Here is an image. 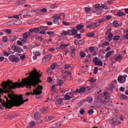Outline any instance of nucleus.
<instances>
[{"label": "nucleus", "instance_id": "0eeeda50", "mask_svg": "<svg viewBox=\"0 0 128 128\" xmlns=\"http://www.w3.org/2000/svg\"><path fill=\"white\" fill-rule=\"evenodd\" d=\"M118 84V81L116 80H114L111 82L109 86V90H114L116 88V84Z\"/></svg>", "mask_w": 128, "mask_h": 128}, {"label": "nucleus", "instance_id": "de8ad7c7", "mask_svg": "<svg viewBox=\"0 0 128 128\" xmlns=\"http://www.w3.org/2000/svg\"><path fill=\"white\" fill-rule=\"evenodd\" d=\"M26 40H28V38L23 37L21 41L22 42V44H26Z\"/></svg>", "mask_w": 128, "mask_h": 128}, {"label": "nucleus", "instance_id": "2f4dec72", "mask_svg": "<svg viewBox=\"0 0 128 128\" xmlns=\"http://www.w3.org/2000/svg\"><path fill=\"white\" fill-rule=\"evenodd\" d=\"M64 98L66 100H70V96H69L68 94H67V93L64 95Z\"/></svg>", "mask_w": 128, "mask_h": 128}, {"label": "nucleus", "instance_id": "cd10ccee", "mask_svg": "<svg viewBox=\"0 0 128 128\" xmlns=\"http://www.w3.org/2000/svg\"><path fill=\"white\" fill-rule=\"evenodd\" d=\"M91 52H94V56H96V50H94V46H90L89 48Z\"/></svg>", "mask_w": 128, "mask_h": 128}, {"label": "nucleus", "instance_id": "a19ab883", "mask_svg": "<svg viewBox=\"0 0 128 128\" xmlns=\"http://www.w3.org/2000/svg\"><path fill=\"white\" fill-rule=\"evenodd\" d=\"M36 39L37 40H38V42H42V40H44V38H42V36H37L36 38Z\"/></svg>", "mask_w": 128, "mask_h": 128}, {"label": "nucleus", "instance_id": "58836bf2", "mask_svg": "<svg viewBox=\"0 0 128 128\" xmlns=\"http://www.w3.org/2000/svg\"><path fill=\"white\" fill-rule=\"evenodd\" d=\"M36 126V123L34 121H32L29 123V126L32 128V126Z\"/></svg>", "mask_w": 128, "mask_h": 128}, {"label": "nucleus", "instance_id": "7c9ffc66", "mask_svg": "<svg viewBox=\"0 0 128 128\" xmlns=\"http://www.w3.org/2000/svg\"><path fill=\"white\" fill-rule=\"evenodd\" d=\"M70 32H72V34L74 36H76V34H78V30L76 29H72L71 30H70Z\"/></svg>", "mask_w": 128, "mask_h": 128}, {"label": "nucleus", "instance_id": "ddd939ff", "mask_svg": "<svg viewBox=\"0 0 128 128\" xmlns=\"http://www.w3.org/2000/svg\"><path fill=\"white\" fill-rule=\"evenodd\" d=\"M62 98H57L56 100V105L57 106H60V104H62Z\"/></svg>", "mask_w": 128, "mask_h": 128}, {"label": "nucleus", "instance_id": "1a4fd4ad", "mask_svg": "<svg viewBox=\"0 0 128 128\" xmlns=\"http://www.w3.org/2000/svg\"><path fill=\"white\" fill-rule=\"evenodd\" d=\"M50 60H52V55L49 54L43 58L42 62H48Z\"/></svg>", "mask_w": 128, "mask_h": 128}, {"label": "nucleus", "instance_id": "b1692460", "mask_svg": "<svg viewBox=\"0 0 128 128\" xmlns=\"http://www.w3.org/2000/svg\"><path fill=\"white\" fill-rule=\"evenodd\" d=\"M48 108L44 107L41 108L40 110L42 112L44 113V112H48Z\"/></svg>", "mask_w": 128, "mask_h": 128}, {"label": "nucleus", "instance_id": "69168bd1", "mask_svg": "<svg viewBox=\"0 0 128 128\" xmlns=\"http://www.w3.org/2000/svg\"><path fill=\"white\" fill-rule=\"evenodd\" d=\"M118 82H122V77L118 76Z\"/></svg>", "mask_w": 128, "mask_h": 128}, {"label": "nucleus", "instance_id": "ea45409f", "mask_svg": "<svg viewBox=\"0 0 128 128\" xmlns=\"http://www.w3.org/2000/svg\"><path fill=\"white\" fill-rule=\"evenodd\" d=\"M8 117H5L4 118H14L16 117H14V114H9L8 115Z\"/></svg>", "mask_w": 128, "mask_h": 128}, {"label": "nucleus", "instance_id": "9d476101", "mask_svg": "<svg viewBox=\"0 0 128 128\" xmlns=\"http://www.w3.org/2000/svg\"><path fill=\"white\" fill-rule=\"evenodd\" d=\"M106 34H108V38L110 40H112V38H114V34H112V31L110 30V29H108L107 30V32H106Z\"/></svg>", "mask_w": 128, "mask_h": 128}, {"label": "nucleus", "instance_id": "a878e982", "mask_svg": "<svg viewBox=\"0 0 128 128\" xmlns=\"http://www.w3.org/2000/svg\"><path fill=\"white\" fill-rule=\"evenodd\" d=\"M2 52L5 56H8L10 54L9 52H6V50H3Z\"/></svg>", "mask_w": 128, "mask_h": 128}, {"label": "nucleus", "instance_id": "4468645a", "mask_svg": "<svg viewBox=\"0 0 128 128\" xmlns=\"http://www.w3.org/2000/svg\"><path fill=\"white\" fill-rule=\"evenodd\" d=\"M34 118L37 120H40V114L38 112H36L34 114Z\"/></svg>", "mask_w": 128, "mask_h": 128}, {"label": "nucleus", "instance_id": "09e8293b", "mask_svg": "<svg viewBox=\"0 0 128 128\" xmlns=\"http://www.w3.org/2000/svg\"><path fill=\"white\" fill-rule=\"evenodd\" d=\"M86 54L84 52H81L80 54V58H84L86 56Z\"/></svg>", "mask_w": 128, "mask_h": 128}, {"label": "nucleus", "instance_id": "473e14b6", "mask_svg": "<svg viewBox=\"0 0 128 128\" xmlns=\"http://www.w3.org/2000/svg\"><path fill=\"white\" fill-rule=\"evenodd\" d=\"M88 36V38H92L93 36H94V32H90L86 34Z\"/></svg>", "mask_w": 128, "mask_h": 128}, {"label": "nucleus", "instance_id": "7ed1b4c3", "mask_svg": "<svg viewBox=\"0 0 128 128\" xmlns=\"http://www.w3.org/2000/svg\"><path fill=\"white\" fill-rule=\"evenodd\" d=\"M110 122L113 126H118V124H121L120 122L118 121V116L116 114H114L112 118H110Z\"/></svg>", "mask_w": 128, "mask_h": 128}, {"label": "nucleus", "instance_id": "72a5a7b5", "mask_svg": "<svg viewBox=\"0 0 128 128\" xmlns=\"http://www.w3.org/2000/svg\"><path fill=\"white\" fill-rule=\"evenodd\" d=\"M92 100H94L92 97L87 98V102H89V104H92Z\"/></svg>", "mask_w": 128, "mask_h": 128}, {"label": "nucleus", "instance_id": "13d9d810", "mask_svg": "<svg viewBox=\"0 0 128 128\" xmlns=\"http://www.w3.org/2000/svg\"><path fill=\"white\" fill-rule=\"evenodd\" d=\"M84 112H86L84 109H81L80 110V114H82V116H84Z\"/></svg>", "mask_w": 128, "mask_h": 128}, {"label": "nucleus", "instance_id": "4c0bfd02", "mask_svg": "<svg viewBox=\"0 0 128 128\" xmlns=\"http://www.w3.org/2000/svg\"><path fill=\"white\" fill-rule=\"evenodd\" d=\"M82 28H84V25L78 24L76 26V28L78 30H80Z\"/></svg>", "mask_w": 128, "mask_h": 128}, {"label": "nucleus", "instance_id": "e2e57ef3", "mask_svg": "<svg viewBox=\"0 0 128 128\" xmlns=\"http://www.w3.org/2000/svg\"><path fill=\"white\" fill-rule=\"evenodd\" d=\"M47 34L48 36H52V34H54V31H50L48 32Z\"/></svg>", "mask_w": 128, "mask_h": 128}, {"label": "nucleus", "instance_id": "20e7f679", "mask_svg": "<svg viewBox=\"0 0 128 128\" xmlns=\"http://www.w3.org/2000/svg\"><path fill=\"white\" fill-rule=\"evenodd\" d=\"M103 98L104 99V104H108L110 102H112V100L110 99V93L106 92L104 93Z\"/></svg>", "mask_w": 128, "mask_h": 128}, {"label": "nucleus", "instance_id": "393cba45", "mask_svg": "<svg viewBox=\"0 0 128 128\" xmlns=\"http://www.w3.org/2000/svg\"><path fill=\"white\" fill-rule=\"evenodd\" d=\"M122 60V55H119L116 58V60L118 62H120V60Z\"/></svg>", "mask_w": 128, "mask_h": 128}, {"label": "nucleus", "instance_id": "6e6d98bb", "mask_svg": "<svg viewBox=\"0 0 128 128\" xmlns=\"http://www.w3.org/2000/svg\"><path fill=\"white\" fill-rule=\"evenodd\" d=\"M70 68V65L69 64H65L64 68L65 70H68V68Z\"/></svg>", "mask_w": 128, "mask_h": 128}, {"label": "nucleus", "instance_id": "bb28decb", "mask_svg": "<svg viewBox=\"0 0 128 128\" xmlns=\"http://www.w3.org/2000/svg\"><path fill=\"white\" fill-rule=\"evenodd\" d=\"M30 36V32H26L24 33L23 34V38H28Z\"/></svg>", "mask_w": 128, "mask_h": 128}, {"label": "nucleus", "instance_id": "f3484780", "mask_svg": "<svg viewBox=\"0 0 128 128\" xmlns=\"http://www.w3.org/2000/svg\"><path fill=\"white\" fill-rule=\"evenodd\" d=\"M70 30H68V31H63V33L61 34L62 36H69L70 34Z\"/></svg>", "mask_w": 128, "mask_h": 128}, {"label": "nucleus", "instance_id": "a211bd4d", "mask_svg": "<svg viewBox=\"0 0 128 128\" xmlns=\"http://www.w3.org/2000/svg\"><path fill=\"white\" fill-rule=\"evenodd\" d=\"M54 118L53 116H46V122H48V120H54Z\"/></svg>", "mask_w": 128, "mask_h": 128}, {"label": "nucleus", "instance_id": "423d86ee", "mask_svg": "<svg viewBox=\"0 0 128 128\" xmlns=\"http://www.w3.org/2000/svg\"><path fill=\"white\" fill-rule=\"evenodd\" d=\"M8 60L11 62H16L20 59L14 55L12 54L8 56Z\"/></svg>", "mask_w": 128, "mask_h": 128}, {"label": "nucleus", "instance_id": "c03bdc74", "mask_svg": "<svg viewBox=\"0 0 128 128\" xmlns=\"http://www.w3.org/2000/svg\"><path fill=\"white\" fill-rule=\"evenodd\" d=\"M120 36H114V38H113L114 40H120Z\"/></svg>", "mask_w": 128, "mask_h": 128}, {"label": "nucleus", "instance_id": "79ce46f5", "mask_svg": "<svg viewBox=\"0 0 128 128\" xmlns=\"http://www.w3.org/2000/svg\"><path fill=\"white\" fill-rule=\"evenodd\" d=\"M40 27H37L34 28V32H36V34H38L40 32Z\"/></svg>", "mask_w": 128, "mask_h": 128}, {"label": "nucleus", "instance_id": "f03ea898", "mask_svg": "<svg viewBox=\"0 0 128 128\" xmlns=\"http://www.w3.org/2000/svg\"><path fill=\"white\" fill-rule=\"evenodd\" d=\"M90 86H86L81 87L80 90L77 88L76 90V94L84 92L86 94H90Z\"/></svg>", "mask_w": 128, "mask_h": 128}, {"label": "nucleus", "instance_id": "9b49d317", "mask_svg": "<svg viewBox=\"0 0 128 128\" xmlns=\"http://www.w3.org/2000/svg\"><path fill=\"white\" fill-rule=\"evenodd\" d=\"M67 94L70 96V98H74L76 96H77L78 94H76V90L74 92H68L67 93Z\"/></svg>", "mask_w": 128, "mask_h": 128}, {"label": "nucleus", "instance_id": "338daca9", "mask_svg": "<svg viewBox=\"0 0 128 128\" xmlns=\"http://www.w3.org/2000/svg\"><path fill=\"white\" fill-rule=\"evenodd\" d=\"M35 56H40V52H36L34 54Z\"/></svg>", "mask_w": 128, "mask_h": 128}, {"label": "nucleus", "instance_id": "f704fd0d", "mask_svg": "<svg viewBox=\"0 0 128 128\" xmlns=\"http://www.w3.org/2000/svg\"><path fill=\"white\" fill-rule=\"evenodd\" d=\"M68 46V44H62L60 46V48H62L63 50L66 48Z\"/></svg>", "mask_w": 128, "mask_h": 128}, {"label": "nucleus", "instance_id": "c756f323", "mask_svg": "<svg viewBox=\"0 0 128 128\" xmlns=\"http://www.w3.org/2000/svg\"><path fill=\"white\" fill-rule=\"evenodd\" d=\"M117 16H126V14L122 12H117Z\"/></svg>", "mask_w": 128, "mask_h": 128}, {"label": "nucleus", "instance_id": "412c9836", "mask_svg": "<svg viewBox=\"0 0 128 128\" xmlns=\"http://www.w3.org/2000/svg\"><path fill=\"white\" fill-rule=\"evenodd\" d=\"M18 40V38L16 37V36H11L10 37V42H14V41L16 40Z\"/></svg>", "mask_w": 128, "mask_h": 128}, {"label": "nucleus", "instance_id": "4be33fe9", "mask_svg": "<svg viewBox=\"0 0 128 128\" xmlns=\"http://www.w3.org/2000/svg\"><path fill=\"white\" fill-rule=\"evenodd\" d=\"M94 6L96 10H101L100 4H95Z\"/></svg>", "mask_w": 128, "mask_h": 128}, {"label": "nucleus", "instance_id": "0e129e2a", "mask_svg": "<svg viewBox=\"0 0 128 128\" xmlns=\"http://www.w3.org/2000/svg\"><path fill=\"white\" fill-rule=\"evenodd\" d=\"M76 51H71V56L74 58L76 56Z\"/></svg>", "mask_w": 128, "mask_h": 128}, {"label": "nucleus", "instance_id": "dca6fc26", "mask_svg": "<svg viewBox=\"0 0 128 128\" xmlns=\"http://www.w3.org/2000/svg\"><path fill=\"white\" fill-rule=\"evenodd\" d=\"M52 20L54 24H58V18L57 16H53Z\"/></svg>", "mask_w": 128, "mask_h": 128}, {"label": "nucleus", "instance_id": "f257e3e1", "mask_svg": "<svg viewBox=\"0 0 128 128\" xmlns=\"http://www.w3.org/2000/svg\"><path fill=\"white\" fill-rule=\"evenodd\" d=\"M44 88L42 86L38 85V86L33 90L34 92H28L26 94V96H30L32 94V96H38L40 94H42V90Z\"/></svg>", "mask_w": 128, "mask_h": 128}, {"label": "nucleus", "instance_id": "5fc2aeb1", "mask_svg": "<svg viewBox=\"0 0 128 128\" xmlns=\"http://www.w3.org/2000/svg\"><path fill=\"white\" fill-rule=\"evenodd\" d=\"M56 64L54 63L53 64L51 65V68L52 70H54L56 68Z\"/></svg>", "mask_w": 128, "mask_h": 128}, {"label": "nucleus", "instance_id": "052dcab7", "mask_svg": "<svg viewBox=\"0 0 128 128\" xmlns=\"http://www.w3.org/2000/svg\"><path fill=\"white\" fill-rule=\"evenodd\" d=\"M102 8H104V10H106L108 8V7H106V6L105 4H102L101 5V10Z\"/></svg>", "mask_w": 128, "mask_h": 128}, {"label": "nucleus", "instance_id": "2eb2a0df", "mask_svg": "<svg viewBox=\"0 0 128 128\" xmlns=\"http://www.w3.org/2000/svg\"><path fill=\"white\" fill-rule=\"evenodd\" d=\"M16 4L20 6L24 4H26V0H18L16 2Z\"/></svg>", "mask_w": 128, "mask_h": 128}, {"label": "nucleus", "instance_id": "49530a36", "mask_svg": "<svg viewBox=\"0 0 128 128\" xmlns=\"http://www.w3.org/2000/svg\"><path fill=\"white\" fill-rule=\"evenodd\" d=\"M85 12H86L87 14H90V8H85Z\"/></svg>", "mask_w": 128, "mask_h": 128}, {"label": "nucleus", "instance_id": "8fccbe9b", "mask_svg": "<svg viewBox=\"0 0 128 128\" xmlns=\"http://www.w3.org/2000/svg\"><path fill=\"white\" fill-rule=\"evenodd\" d=\"M98 66H96L94 68V74H96V73L98 72Z\"/></svg>", "mask_w": 128, "mask_h": 128}, {"label": "nucleus", "instance_id": "774afa93", "mask_svg": "<svg viewBox=\"0 0 128 128\" xmlns=\"http://www.w3.org/2000/svg\"><path fill=\"white\" fill-rule=\"evenodd\" d=\"M6 32H7V34H12V30H10V29L6 30Z\"/></svg>", "mask_w": 128, "mask_h": 128}, {"label": "nucleus", "instance_id": "3c124183", "mask_svg": "<svg viewBox=\"0 0 128 128\" xmlns=\"http://www.w3.org/2000/svg\"><path fill=\"white\" fill-rule=\"evenodd\" d=\"M88 114L92 115L94 114V110L93 109H90L88 111Z\"/></svg>", "mask_w": 128, "mask_h": 128}, {"label": "nucleus", "instance_id": "39448f33", "mask_svg": "<svg viewBox=\"0 0 128 128\" xmlns=\"http://www.w3.org/2000/svg\"><path fill=\"white\" fill-rule=\"evenodd\" d=\"M93 62L96 66H102V65L104 64L102 62V60L98 57H94L93 58Z\"/></svg>", "mask_w": 128, "mask_h": 128}, {"label": "nucleus", "instance_id": "4d7b16f0", "mask_svg": "<svg viewBox=\"0 0 128 128\" xmlns=\"http://www.w3.org/2000/svg\"><path fill=\"white\" fill-rule=\"evenodd\" d=\"M17 44H18V46H22V40H18L17 41Z\"/></svg>", "mask_w": 128, "mask_h": 128}, {"label": "nucleus", "instance_id": "f8f14e48", "mask_svg": "<svg viewBox=\"0 0 128 128\" xmlns=\"http://www.w3.org/2000/svg\"><path fill=\"white\" fill-rule=\"evenodd\" d=\"M114 50H112V51H110L108 52L105 55V58H110V56H112V54H114Z\"/></svg>", "mask_w": 128, "mask_h": 128}, {"label": "nucleus", "instance_id": "5701e85b", "mask_svg": "<svg viewBox=\"0 0 128 128\" xmlns=\"http://www.w3.org/2000/svg\"><path fill=\"white\" fill-rule=\"evenodd\" d=\"M63 73L64 74H66L68 78V76H72V72H70V71L64 72Z\"/></svg>", "mask_w": 128, "mask_h": 128}, {"label": "nucleus", "instance_id": "aec40b11", "mask_svg": "<svg viewBox=\"0 0 128 128\" xmlns=\"http://www.w3.org/2000/svg\"><path fill=\"white\" fill-rule=\"evenodd\" d=\"M100 24V22H95L92 24V28H96V26H98Z\"/></svg>", "mask_w": 128, "mask_h": 128}, {"label": "nucleus", "instance_id": "c9c22d12", "mask_svg": "<svg viewBox=\"0 0 128 128\" xmlns=\"http://www.w3.org/2000/svg\"><path fill=\"white\" fill-rule=\"evenodd\" d=\"M14 24H16V23L14 21H10L6 23L7 26H14Z\"/></svg>", "mask_w": 128, "mask_h": 128}, {"label": "nucleus", "instance_id": "603ef678", "mask_svg": "<svg viewBox=\"0 0 128 128\" xmlns=\"http://www.w3.org/2000/svg\"><path fill=\"white\" fill-rule=\"evenodd\" d=\"M40 28L41 30H46L48 29V27L44 26H40Z\"/></svg>", "mask_w": 128, "mask_h": 128}, {"label": "nucleus", "instance_id": "864d4df0", "mask_svg": "<svg viewBox=\"0 0 128 128\" xmlns=\"http://www.w3.org/2000/svg\"><path fill=\"white\" fill-rule=\"evenodd\" d=\"M106 21V20L104 18H102L101 20H98V22L100 24H102V22H104Z\"/></svg>", "mask_w": 128, "mask_h": 128}, {"label": "nucleus", "instance_id": "680f3d73", "mask_svg": "<svg viewBox=\"0 0 128 128\" xmlns=\"http://www.w3.org/2000/svg\"><path fill=\"white\" fill-rule=\"evenodd\" d=\"M76 38H78L80 39V38H82V34H76Z\"/></svg>", "mask_w": 128, "mask_h": 128}, {"label": "nucleus", "instance_id": "37998d69", "mask_svg": "<svg viewBox=\"0 0 128 128\" xmlns=\"http://www.w3.org/2000/svg\"><path fill=\"white\" fill-rule=\"evenodd\" d=\"M62 78L63 80H68V77L66 76V74L62 73Z\"/></svg>", "mask_w": 128, "mask_h": 128}, {"label": "nucleus", "instance_id": "bf43d9fd", "mask_svg": "<svg viewBox=\"0 0 128 128\" xmlns=\"http://www.w3.org/2000/svg\"><path fill=\"white\" fill-rule=\"evenodd\" d=\"M62 84H64V81L62 80H59L58 81V84H59L60 86H62Z\"/></svg>", "mask_w": 128, "mask_h": 128}, {"label": "nucleus", "instance_id": "6ab92c4d", "mask_svg": "<svg viewBox=\"0 0 128 128\" xmlns=\"http://www.w3.org/2000/svg\"><path fill=\"white\" fill-rule=\"evenodd\" d=\"M120 100H128V96H126L124 94H122L120 96Z\"/></svg>", "mask_w": 128, "mask_h": 128}, {"label": "nucleus", "instance_id": "e433bc0d", "mask_svg": "<svg viewBox=\"0 0 128 128\" xmlns=\"http://www.w3.org/2000/svg\"><path fill=\"white\" fill-rule=\"evenodd\" d=\"M2 40L3 42H8V37L6 36H4V37L2 38Z\"/></svg>", "mask_w": 128, "mask_h": 128}, {"label": "nucleus", "instance_id": "c85d7f7f", "mask_svg": "<svg viewBox=\"0 0 128 128\" xmlns=\"http://www.w3.org/2000/svg\"><path fill=\"white\" fill-rule=\"evenodd\" d=\"M112 24L113 26H114V28H118V26H120V24H118V23L116 21L113 22Z\"/></svg>", "mask_w": 128, "mask_h": 128}, {"label": "nucleus", "instance_id": "a18cd8bd", "mask_svg": "<svg viewBox=\"0 0 128 128\" xmlns=\"http://www.w3.org/2000/svg\"><path fill=\"white\" fill-rule=\"evenodd\" d=\"M58 6V4H52L50 6V8H56Z\"/></svg>", "mask_w": 128, "mask_h": 128}, {"label": "nucleus", "instance_id": "6e6552de", "mask_svg": "<svg viewBox=\"0 0 128 128\" xmlns=\"http://www.w3.org/2000/svg\"><path fill=\"white\" fill-rule=\"evenodd\" d=\"M12 49H13V50L16 52H18L19 54H20V52H24L22 48L20 46L16 47V46H12Z\"/></svg>", "mask_w": 128, "mask_h": 128}]
</instances>
